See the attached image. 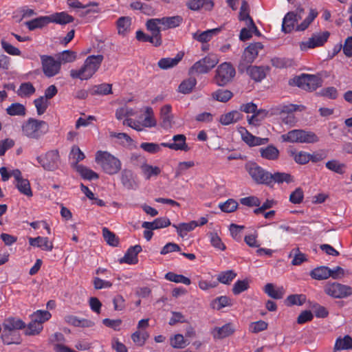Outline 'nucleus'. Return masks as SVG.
<instances>
[{
  "mask_svg": "<svg viewBox=\"0 0 352 352\" xmlns=\"http://www.w3.org/2000/svg\"><path fill=\"white\" fill-rule=\"evenodd\" d=\"M242 118V114L239 111H232L227 113L223 114L219 118V122L223 125H229L232 123L236 122Z\"/></svg>",
  "mask_w": 352,
  "mask_h": 352,
  "instance_id": "obj_32",
  "label": "nucleus"
},
{
  "mask_svg": "<svg viewBox=\"0 0 352 352\" xmlns=\"http://www.w3.org/2000/svg\"><path fill=\"white\" fill-rule=\"evenodd\" d=\"M236 71L230 63L224 62L219 65L214 76V81L219 86L223 87L230 82L235 76Z\"/></svg>",
  "mask_w": 352,
  "mask_h": 352,
  "instance_id": "obj_7",
  "label": "nucleus"
},
{
  "mask_svg": "<svg viewBox=\"0 0 352 352\" xmlns=\"http://www.w3.org/2000/svg\"><path fill=\"white\" fill-rule=\"evenodd\" d=\"M294 84L305 90L314 91L322 86L321 77L314 74H303L294 78Z\"/></svg>",
  "mask_w": 352,
  "mask_h": 352,
  "instance_id": "obj_9",
  "label": "nucleus"
},
{
  "mask_svg": "<svg viewBox=\"0 0 352 352\" xmlns=\"http://www.w3.org/2000/svg\"><path fill=\"white\" fill-rule=\"evenodd\" d=\"M142 250L141 245H135L130 247L124 256L120 259V263L135 264L138 263V254Z\"/></svg>",
  "mask_w": 352,
  "mask_h": 352,
  "instance_id": "obj_17",
  "label": "nucleus"
},
{
  "mask_svg": "<svg viewBox=\"0 0 352 352\" xmlns=\"http://www.w3.org/2000/svg\"><path fill=\"white\" fill-rule=\"evenodd\" d=\"M36 160L45 170L53 171L58 168L60 156L58 151L52 150L38 156Z\"/></svg>",
  "mask_w": 352,
  "mask_h": 352,
  "instance_id": "obj_10",
  "label": "nucleus"
},
{
  "mask_svg": "<svg viewBox=\"0 0 352 352\" xmlns=\"http://www.w3.org/2000/svg\"><path fill=\"white\" fill-rule=\"evenodd\" d=\"M214 5L212 0H190L186 3L187 8L193 11L199 10L201 8L210 11L212 10Z\"/></svg>",
  "mask_w": 352,
  "mask_h": 352,
  "instance_id": "obj_18",
  "label": "nucleus"
},
{
  "mask_svg": "<svg viewBox=\"0 0 352 352\" xmlns=\"http://www.w3.org/2000/svg\"><path fill=\"white\" fill-rule=\"evenodd\" d=\"M329 35L330 34L327 31L314 33L308 41L300 43V50L305 51L308 49L322 46L327 41Z\"/></svg>",
  "mask_w": 352,
  "mask_h": 352,
  "instance_id": "obj_13",
  "label": "nucleus"
},
{
  "mask_svg": "<svg viewBox=\"0 0 352 352\" xmlns=\"http://www.w3.org/2000/svg\"><path fill=\"white\" fill-rule=\"evenodd\" d=\"M324 293L333 298H346L352 295V287L338 282L328 281L324 286Z\"/></svg>",
  "mask_w": 352,
  "mask_h": 352,
  "instance_id": "obj_6",
  "label": "nucleus"
},
{
  "mask_svg": "<svg viewBox=\"0 0 352 352\" xmlns=\"http://www.w3.org/2000/svg\"><path fill=\"white\" fill-rule=\"evenodd\" d=\"M41 61L44 74L47 77H52L60 72L61 63L58 60H55L52 56L41 55Z\"/></svg>",
  "mask_w": 352,
  "mask_h": 352,
  "instance_id": "obj_12",
  "label": "nucleus"
},
{
  "mask_svg": "<svg viewBox=\"0 0 352 352\" xmlns=\"http://www.w3.org/2000/svg\"><path fill=\"white\" fill-rule=\"evenodd\" d=\"M165 278L169 281L183 283L186 285H189L191 283L190 278L182 274H177L173 272H168L165 275Z\"/></svg>",
  "mask_w": 352,
  "mask_h": 352,
  "instance_id": "obj_49",
  "label": "nucleus"
},
{
  "mask_svg": "<svg viewBox=\"0 0 352 352\" xmlns=\"http://www.w3.org/2000/svg\"><path fill=\"white\" fill-rule=\"evenodd\" d=\"M212 305L214 308L220 310L223 307L231 306L232 303V300L229 297L221 296L215 298L212 302Z\"/></svg>",
  "mask_w": 352,
  "mask_h": 352,
  "instance_id": "obj_55",
  "label": "nucleus"
},
{
  "mask_svg": "<svg viewBox=\"0 0 352 352\" xmlns=\"http://www.w3.org/2000/svg\"><path fill=\"white\" fill-rule=\"evenodd\" d=\"M184 54L178 53L174 58H162L157 65L160 69H168L176 66L182 59Z\"/></svg>",
  "mask_w": 352,
  "mask_h": 352,
  "instance_id": "obj_28",
  "label": "nucleus"
},
{
  "mask_svg": "<svg viewBox=\"0 0 352 352\" xmlns=\"http://www.w3.org/2000/svg\"><path fill=\"white\" fill-rule=\"evenodd\" d=\"M47 131V124L43 120L29 118L22 126V131L30 138L38 139Z\"/></svg>",
  "mask_w": 352,
  "mask_h": 352,
  "instance_id": "obj_4",
  "label": "nucleus"
},
{
  "mask_svg": "<svg viewBox=\"0 0 352 352\" xmlns=\"http://www.w3.org/2000/svg\"><path fill=\"white\" fill-rule=\"evenodd\" d=\"M48 23H50L49 16H43L27 21L25 24L30 30H34L36 28H42Z\"/></svg>",
  "mask_w": 352,
  "mask_h": 352,
  "instance_id": "obj_34",
  "label": "nucleus"
},
{
  "mask_svg": "<svg viewBox=\"0 0 352 352\" xmlns=\"http://www.w3.org/2000/svg\"><path fill=\"white\" fill-rule=\"evenodd\" d=\"M294 14L293 12H287L282 23V31L286 34L291 33L295 28L296 20Z\"/></svg>",
  "mask_w": 352,
  "mask_h": 352,
  "instance_id": "obj_30",
  "label": "nucleus"
},
{
  "mask_svg": "<svg viewBox=\"0 0 352 352\" xmlns=\"http://www.w3.org/2000/svg\"><path fill=\"white\" fill-rule=\"evenodd\" d=\"M5 331H12L25 327V323L21 319L14 317L8 318L3 324Z\"/></svg>",
  "mask_w": 352,
  "mask_h": 352,
  "instance_id": "obj_23",
  "label": "nucleus"
},
{
  "mask_svg": "<svg viewBox=\"0 0 352 352\" xmlns=\"http://www.w3.org/2000/svg\"><path fill=\"white\" fill-rule=\"evenodd\" d=\"M43 326L33 320L28 324L25 334L28 336L38 335L43 330Z\"/></svg>",
  "mask_w": 352,
  "mask_h": 352,
  "instance_id": "obj_59",
  "label": "nucleus"
},
{
  "mask_svg": "<svg viewBox=\"0 0 352 352\" xmlns=\"http://www.w3.org/2000/svg\"><path fill=\"white\" fill-rule=\"evenodd\" d=\"M268 70V67L248 65L245 72H247L248 76L254 81L261 82L266 77Z\"/></svg>",
  "mask_w": 352,
  "mask_h": 352,
  "instance_id": "obj_15",
  "label": "nucleus"
},
{
  "mask_svg": "<svg viewBox=\"0 0 352 352\" xmlns=\"http://www.w3.org/2000/svg\"><path fill=\"white\" fill-rule=\"evenodd\" d=\"M283 142L314 144L319 141L318 135L309 131L294 129L281 135Z\"/></svg>",
  "mask_w": 352,
  "mask_h": 352,
  "instance_id": "obj_3",
  "label": "nucleus"
},
{
  "mask_svg": "<svg viewBox=\"0 0 352 352\" xmlns=\"http://www.w3.org/2000/svg\"><path fill=\"white\" fill-rule=\"evenodd\" d=\"M268 324L263 320L253 322L250 324L249 331L253 333H258L267 329Z\"/></svg>",
  "mask_w": 352,
  "mask_h": 352,
  "instance_id": "obj_63",
  "label": "nucleus"
},
{
  "mask_svg": "<svg viewBox=\"0 0 352 352\" xmlns=\"http://www.w3.org/2000/svg\"><path fill=\"white\" fill-rule=\"evenodd\" d=\"M148 337L146 331H136L131 335L132 340L138 346H143Z\"/></svg>",
  "mask_w": 352,
  "mask_h": 352,
  "instance_id": "obj_56",
  "label": "nucleus"
},
{
  "mask_svg": "<svg viewBox=\"0 0 352 352\" xmlns=\"http://www.w3.org/2000/svg\"><path fill=\"white\" fill-rule=\"evenodd\" d=\"M160 25H161L160 18L151 19L146 23V28L151 32V34L158 40L162 41L161 29L162 28L160 27Z\"/></svg>",
  "mask_w": 352,
  "mask_h": 352,
  "instance_id": "obj_27",
  "label": "nucleus"
},
{
  "mask_svg": "<svg viewBox=\"0 0 352 352\" xmlns=\"http://www.w3.org/2000/svg\"><path fill=\"white\" fill-rule=\"evenodd\" d=\"M19 191L26 195L27 197H32V192L30 187V182L27 179H22L14 184Z\"/></svg>",
  "mask_w": 352,
  "mask_h": 352,
  "instance_id": "obj_50",
  "label": "nucleus"
},
{
  "mask_svg": "<svg viewBox=\"0 0 352 352\" xmlns=\"http://www.w3.org/2000/svg\"><path fill=\"white\" fill-rule=\"evenodd\" d=\"M219 208L224 212H234L238 207V203L233 199H229L219 204Z\"/></svg>",
  "mask_w": 352,
  "mask_h": 352,
  "instance_id": "obj_62",
  "label": "nucleus"
},
{
  "mask_svg": "<svg viewBox=\"0 0 352 352\" xmlns=\"http://www.w3.org/2000/svg\"><path fill=\"white\" fill-rule=\"evenodd\" d=\"M173 226L176 228L177 234L183 236L184 234L193 230L198 226V223L196 221H192L189 223H182L178 225L173 224Z\"/></svg>",
  "mask_w": 352,
  "mask_h": 352,
  "instance_id": "obj_40",
  "label": "nucleus"
},
{
  "mask_svg": "<svg viewBox=\"0 0 352 352\" xmlns=\"http://www.w3.org/2000/svg\"><path fill=\"white\" fill-rule=\"evenodd\" d=\"M190 344L182 334L178 333L170 338V344L175 349H184Z\"/></svg>",
  "mask_w": 352,
  "mask_h": 352,
  "instance_id": "obj_43",
  "label": "nucleus"
},
{
  "mask_svg": "<svg viewBox=\"0 0 352 352\" xmlns=\"http://www.w3.org/2000/svg\"><path fill=\"white\" fill-rule=\"evenodd\" d=\"M234 331L232 324L228 323L221 327H214L212 331V334L214 339H223L232 334Z\"/></svg>",
  "mask_w": 352,
  "mask_h": 352,
  "instance_id": "obj_24",
  "label": "nucleus"
},
{
  "mask_svg": "<svg viewBox=\"0 0 352 352\" xmlns=\"http://www.w3.org/2000/svg\"><path fill=\"white\" fill-rule=\"evenodd\" d=\"M306 301V296L303 294H292L287 296L286 303L289 306L302 305Z\"/></svg>",
  "mask_w": 352,
  "mask_h": 352,
  "instance_id": "obj_58",
  "label": "nucleus"
},
{
  "mask_svg": "<svg viewBox=\"0 0 352 352\" xmlns=\"http://www.w3.org/2000/svg\"><path fill=\"white\" fill-rule=\"evenodd\" d=\"M318 14V13L316 10L310 9L309 15L300 24L296 26V31L301 32L305 30L317 17Z\"/></svg>",
  "mask_w": 352,
  "mask_h": 352,
  "instance_id": "obj_42",
  "label": "nucleus"
},
{
  "mask_svg": "<svg viewBox=\"0 0 352 352\" xmlns=\"http://www.w3.org/2000/svg\"><path fill=\"white\" fill-rule=\"evenodd\" d=\"M36 91L35 87L30 82H23L20 85L16 94L21 98L30 97Z\"/></svg>",
  "mask_w": 352,
  "mask_h": 352,
  "instance_id": "obj_38",
  "label": "nucleus"
},
{
  "mask_svg": "<svg viewBox=\"0 0 352 352\" xmlns=\"http://www.w3.org/2000/svg\"><path fill=\"white\" fill-rule=\"evenodd\" d=\"M264 291L270 297L274 299L283 298L285 294L283 287H276L272 283L266 284Z\"/></svg>",
  "mask_w": 352,
  "mask_h": 352,
  "instance_id": "obj_33",
  "label": "nucleus"
},
{
  "mask_svg": "<svg viewBox=\"0 0 352 352\" xmlns=\"http://www.w3.org/2000/svg\"><path fill=\"white\" fill-rule=\"evenodd\" d=\"M263 45L261 42L250 44L245 50L238 65L240 73H244L247 65L252 64L258 55V52L263 50Z\"/></svg>",
  "mask_w": 352,
  "mask_h": 352,
  "instance_id": "obj_5",
  "label": "nucleus"
},
{
  "mask_svg": "<svg viewBox=\"0 0 352 352\" xmlns=\"http://www.w3.org/2000/svg\"><path fill=\"white\" fill-rule=\"evenodd\" d=\"M95 160L102 170L108 175H115L122 168L120 160L107 151H98Z\"/></svg>",
  "mask_w": 352,
  "mask_h": 352,
  "instance_id": "obj_2",
  "label": "nucleus"
},
{
  "mask_svg": "<svg viewBox=\"0 0 352 352\" xmlns=\"http://www.w3.org/2000/svg\"><path fill=\"white\" fill-rule=\"evenodd\" d=\"M29 243L31 246L40 248L45 251H52L53 243L50 241L47 237L37 236L35 238H29Z\"/></svg>",
  "mask_w": 352,
  "mask_h": 352,
  "instance_id": "obj_20",
  "label": "nucleus"
},
{
  "mask_svg": "<svg viewBox=\"0 0 352 352\" xmlns=\"http://www.w3.org/2000/svg\"><path fill=\"white\" fill-rule=\"evenodd\" d=\"M162 30L175 28L179 27L183 22V18L181 16H165L160 18Z\"/></svg>",
  "mask_w": 352,
  "mask_h": 352,
  "instance_id": "obj_26",
  "label": "nucleus"
},
{
  "mask_svg": "<svg viewBox=\"0 0 352 352\" xmlns=\"http://www.w3.org/2000/svg\"><path fill=\"white\" fill-rule=\"evenodd\" d=\"M212 97L218 101L226 102L232 97V93L229 90L219 89L212 94Z\"/></svg>",
  "mask_w": 352,
  "mask_h": 352,
  "instance_id": "obj_61",
  "label": "nucleus"
},
{
  "mask_svg": "<svg viewBox=\"0 0 352 352\" xmlns=\"http://www.w3.org/2000/svg\"><path fill=\"white\" fill-rule=\"evenodd\" d=\"M249 287V282L248 280H237L233 285L232 292L234 295H239L246 291Z\"/></svg>",
  "mask_w": 352,
  "mask_h": 352,
  "instance_id": "obj_64",
  "label": "nucleus"
},
{
  "mask_svg": "<svg viewBox=\"0 0 352 352\" xmlns=\"http://www.w3.org/2000/svg\"><path fill=\"white\" fill-rule=\"evenodd\" d=\"M171 109L172 107L170 104H166L161 108V119L164 128L168 129L171 126L173 120Z\"/></svg>",
  "mask_w": 352,
  "mask_h": 352,
  "instance_id": "obj_36",
  "label": "nucleus"
},
{
  "mask_svg": "<svg viewBox=\"0 0 352 352\" xmlns=\"http://www.w3.org/2000/svg\"><path fill=\"white\" fill-rule=\"evenodd\" d=\"M103 59L104 57L101 54L89 56L79 69L70 71V76L81 80L91 78L100 68Z\"/></svg>",
  "mask_w": 352,
  "mask_h": 352,
  "instance_id": "obj_1",
  "label": "nucleus"
},
{
  "mask_svg": "<svg viewBox=\"0 0 352 352\" xmlns=\"http://www.w3.org/2000/svg\"><path fill=\"white\" fill-rule=\"evenodd\" d=\"M173 142H162L161 145L174 151H189L190 148L186 144V137L184 134H177L172 138Z\"/></svg>",
  "mask_w": 352,
  "mask_h": 352,
  "instance_id": "obj_14",
  "label": "nucleus"
},
{
  "mask_svg": "<svg viewBox=\"0 0 352 352\" xmlns=\"http://www.w3.org/2000/svg\"><path fill=\"white\" fill-rule=\"evenodd\" d=\"M51 316L52 315L48 311L37 310L30 316V318L31 320L43 324V323L50 320Z\"/></svg>",
  "mask_w": 352,
  "mask_h": 352,
  "instance_id": "obj_47",
  "label": "nucleus"
},
{
  "mask_svg": "<svg viewBox=\"0 0 352 352\" xmlns=\"http://www.w3.org/2000/svg\"><path fill=\"white\" fill-rule=\"evenodd\" d=\"M236 273L233 270H227L220 272L217 275V280L219 282L225 284L230 285L231 282L236 278Z\"/></svg>",
  "mask_w": 352,
  "mask_h": 352,
  "instance_id": "obj_48",
  "label": "nucleus"
},
{
  "mask_svg": "<svg viewBox=\"0 0 352 352\" xmlns=\"http://www.w3.org/2000/svg\"><path fill=\"white\" fill-rule=\"evenodd\" d=\"M352 349V338L349 336L344 338H338L334 345V351H342Z\"/></svg>",
  "mask_w": 352,
  "mask_h": 352,
  "instance_id": "obj_37",
  "label": "nucleus"
},
{
  "mask_svg": "<svg viewBox=\"0 0 352 352\" xmlns=\"http://www.w3.org/2000/svg\"><path fill=\"white\" fill-rule=\"evenodd\" d=\"M270 180L271 181L269 182V186H272L275 183L278 184H283V182L290 184L294 182L293 176L287 173L276 172L273 174L270 173Z\"/></svg>",
  "mask_w": 352,
  "mask_h": 352,
  "instance_id": "obj_22",
  "label": "nucleus"
},
{
  "mask_svg": "<svg viewBox=\"0 0 352 352\" xmlns=\"http://www.w3.org/2000/svg\"><path fill=\"white\" fill-rule=\"evenodd\" d=\"M196 84L197 80L195 78H189L184 80L179 86V91L184 94H190L195 87Z\"/></svg>",
  "mask_w": 352,
  "mask_h": 352,
  "instance_id": "obj_46",
  "label": "nucleus"
},
{
  "mask_svg": "<svg viewBox=\"0 0 352 352\" xmlns=\"http://www.w3.org/2000/svg\"><path fill=\"white\" fill-rule=\"evenodd\" d=\"M141 170L146 179H150L153 176H157L161 173V170L157 166L144 164L141 166Z\"/></svg>",
  "mask_w": 352,
  "mask_h": 352,
  "instance_id": "obj_51",
  "label": "nucleus"
},
{
  "mask_svg": "<svg viewBox=\"0 0 352 352\" xmlns=\"http://www.w3.org/2000/svg\"><path fill=\"white\" fill-rule=\"evenodd\" d=\"M76 169L83 179L92 180L98 178L96 173L82 165L77 166Z\"/></svg>",
  "mask_w": 352,
  "mask_h": 352,
  "instance_id": "obj_53",
  "label": "nucleus"
},
{
  "mask_svg": "<svg viewBox=\"0 0 352 352\" xmlns=\"http://www.w3.org/2000/svg\"><path fill=\"white\" fill-rule=\"evenodd\" d=\"M259 152L263 158L268 160H276L280 153L278 149L272 144L261 147Z\"/></svg>",
  "mask_w": 352,
  "mask_h": 352,
  "instance_id": "obj_29",
  "label": "nucleus"
},
{
  "mask_svg": "<svg viewBox=\"0 0 352 352\" xmlns=\"http://www.w3.org/2000/svg\"><path fill=\"white\" fill-rule=\"evenodd\" d=\"M50 23H55L60 25H65L74 21V19L72 16L68 14L65 12H56L49 16Z\"/></svg>",
  "mask_w": 352,
  "mask_h": 352,
  "instance_id": "obj_31",
  "label": "nucleus"
},
{
  "mask_svg": "<svg viewBox=\"0 0 352 352\" xmlns=\"http://www.w3.org/2000/svg\"><path fill=\"white\" fill-rule=\"evenodd\" d=\"M300 106L293 104H280L271 109L270 115H287L298 110Z\"/></svg>",
  "mask_w": 352,
  "mask_h": 352,
  "instance_id": "obj_25",
  "label": "nucleus"
},
{
  "mask_svg": "<svg viewBox=\"0 0 352 352\" xmlns=\"http://www.w3.org/2000/svg\"><path fill=\"white\" fill-rule=\"evenodd\" d=\"M221 28L207 30L204 32L197 31L192 34V38L201 43H208L212 37L221 31Z\"/></svg>",
  "mask_w": 352,
  "mask_h": 352,
  "instance_id": "obj_19",
  "label": "nucleus"
},
{
  "mask_svg": "<svg viewBox=\"0 0 352 352\" xmlns=\"http://www.w3.org/2000/svg\"><path fill=\"white\" fill-rule=\"evenodd\" d=\"M310 276L316 280H325L330 277V268L327 266L318 267L310 272Z\"/></svg>",
  "mask_w": 352,
  "mask_h": 352,
  "instance_id": "obj_35",
  "label": "nucleus"
},
{
  "mask_svg": "<svg viewBox=\"0 0 352 352\" xmlns=\"http://www.w3.org/2000/svg\"><path fill=\"white\" fill-rule=\"evenodd\" d=\"M219 60L214 54H208L201 60L197 61L189 69V74H202L209 72L218 63Z\"/></svg>",
  "mask_w": 352,
  "mask_h": 352,
  "instance_id": "obj_8",
  "label": "nucleus"
},
{
  "mask_svg": "<svg viewBox=\"0 0 352 352\" xmlns=\"http://www.w3.org/2000/svg\"><path fill=\"white\" fill-rule=\"evenodd\" d=\"M294 255V258L292 261V264L294 265H299L304 261H307V256L305 254L300 252L298 248H295L292 250L289 254V256Z\"/></svg>",
  "mask_w": 352,
  "mask_h": 352,
  "instance_id": "obj_60",
  "label": "nucleus"
},
{
  "mask_svg": "<svg viewBox=\"0 0 352 352\" xmlns=\"http://www.w3.org/2000/svg\"><path fill=\"white\" fill-rule=\"evenodd\" d=\"M120 180L124 187L128 190H135L138 187L136 177L131 170H122L120 175Z\"/></svg>",
  "mask_w": 352,
  "mask_h": 352,
  "instance_id": "obj_16",
  "label": "nucleus"
},
{
  "mask_svg": "<svg viewBox=\"0 0 352 352\" xmlns=\"http://www.w3.org/2000/svg\"><path fill=\"white\" fill-rule=\"evenodd\" d=\"M6 113L11 116H24L26 114V109L23 104L15 102L6 109Z\"/></svg>",
  "mask_w": 352,
  "mask_h": 352,
  "instance_id": "obj_41",
  "label": "nucleus"
},
{
  "mask_svg": "<svg viewBox=\"0 0 352 352\" xmlns=\"http://www.w3.org/2000/svg\"><path fill=\"white\" fill-rule=\"evenodd\" d=\"M290 156L299 164H305L310 161L309 153L305 151L295 152L291 151Z\"/></svg>",
  "mask_w": 352,
  "mask_h": 352,
  "instance_id": "obj_52",
  "label": "nucleus"
},
{
  "mask_svg": "<svg viewBox=\"0 0 352 352\" xmlns=\"http://www.w3.org/2000/svg\"><path fill=\"white\" fill-rule=\"evenodd\" d=\"M208 236L211 245L216 249L223 251L226 249L225 244L222 242L221 238L216 232L208 233Z\"/></svg>",
  "mask_w": 352,
  "mask_h": 352,
  "instance_id": "obj_57",
  "label": "nucleus"
},
{
  "mask_svg": "<svg viewBox=\"0 0 352 352\" xmlns=\"http://www.w3.org/2000/svg\"><path fill=\"white\" fill-rule=\"evenodd\" d=\"M102 235L105 241L111 246L116 247L119 244L118 238L107 228H102Z\"/></svg>",
  "mask_w": 352,
  "mask_h": 352,
  "instance_id": "obj_54",
  "label": "nucleus"
},
{
  "mask_svg": "<svg viewBox=\"0 0 352 352\" xmlns=\"http://www.w3.org/2000/svg\"><path fill=\"white\" fill-rule=\"evenodd\" d=\"M136 38L139 41L149 42L155 47L160 46L162 44V41L158 40L153 34H151V36H149L148 34H146L142 30H138L136 32Z\"/></svg>",
  "mask_w": 352,
  "mask_h": 352,
  "instance_id": "obj_45",
  "label": "nucleus"
},
{
  "mask_svg": "<svg viewBox=\"0 0 352 352\" xmlns=\"http://www.w3.org/2000/svg\"><path fill=\"white\" fill-rule=\"evenodd\" d=\"M131 25V19L129 16H121L117 21V28L118 33L125 35L129 30Z\"/></svg>",
  "mask_w": 352,
  "mask_h": 352,
  "instance_id": "obj_44",
  "label": "nucleus"
},
{
  "mask_svg": "<svg viewBox=\"0 0 352 352\" xmlns=\"http://www.w3.org/2000/svg\"><path fill=\"white\" fill-rule=\"evenodd\" d=\"M325 166L327 169L340 175H343L345 173L346 168L345 164L341 163L336 160H332L327 162Z\"/></svg>",
  "mask_w": 352,
  "mask_h": 352,
  "instance_id": "obj_39",
  "label": "nucleus"
},
{
  "mask_svg": "<svg viewBox=\"0 0 352 352\" xmlns=\"http://www.w3.org/2000/svg\"><path fill=\"white\" fill-rule=\"evenodd\" d=\"M246 169L252 179L258 184L268 186L270 173L259 166L256 163L250 164L246 166Z\"/></svg>",
  "mask_w": 352,
  "mask_h": 352,
  "instance_id": "obj_11",
  "label": "nucleus"
},
{
  "mask_svg": "<svg viewBox=\"0 0 352 352\" xmlns=\"http://www.w3.org/2000/svg\"><path fill=\"white\" fill-rule=\"evenodd\" d=\"M170 221L168 218L164 217L155 219L152 222L144 221L142 223V227L148 230H157L160 228H166L170 226Z\"/></svg>",
  "mask_w": 352,
  "mask_h": 352,
  "instance_id": "obj_21",
  "label": "nucleus"
}]
</instances>
